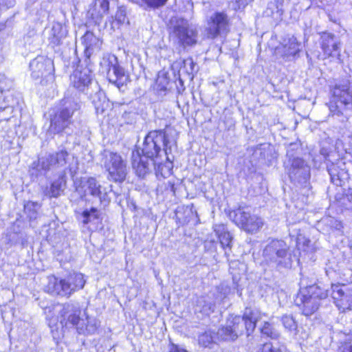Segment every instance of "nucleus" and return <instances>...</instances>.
I'll use <instances>...</instances> for the list:
<instances>
[{"label":"nucleus","mask_w":352,"mask_h":352,"mask_svg":"<svg viewBox=\"0 0 352 352\" xmlns=\"http://www.w3.org/2000/svg\"><path fill=\"white\" fill-rule=\"evenodd\" d=\"M58 319L63 327L75 328L78 334L85 336L95 334L100 325L98 319L87 316L78 304L73 302L61 305Z\"/></svg>","instance_id":"obj_1"},{"label":"nucleus","mask_w":352,"mask_h":352,"mask_svg":"<svg viewBox=\"0 0 352 352\" xmlns=\"http://www.w3.org/2000/svg\"><path fill=\"white\" fill-rule=\"evenodd\" d=\"M261 319V314L256 309L246 308L243 316H231L226 324L219 329L217 338L221 340H234L245 331L249 336L254 330L256 324Z\"/></svg>","instance_id":"obj_2"},{"label":"nucleus","mask_w":352,"mask_h":352,"mask_svg":"<svg viewBox=\"0 0 352 352\" xmlns=\"http://www.w3.org/2000/svg\"><path fill=\"white\" fill-rule=\"evenodd\" d=\"M86 280L81 273H73L63 279H58L54 276L47 278V284L45 291L52 295L69 298L72 294L82 289Z\"/></svg>","instance_id":"obj_3"},{"label":"nucleus","mask_w":352,"mask_h":352,"mask_svg":"<svg viewBox=\"0 0 352 352\" xmlns=\"http://www.w3.org/2000/svg\"><path fill=\"white\" fill-rule=\"evenodd\" d=\"M264 262L278 270L292 267L293 258L289 246L282 240H272L264 248Z\"/></svg>","instance_id":"obj_4"},{"label":"nucleus","mask_w":352,"mask_h":352,"mask_svg":"<svg viewBox=\"0 0 352 352\" xmlns=\"http://www.w3.org/2000/svg\"><path fill=\"white\" fill-rule=\"evenodd\" d=\"M170 38L183 50L197 44L198 32L187 19L175 17L170 20Z\"/></svg>","instance_id":"obj_5"},{"label":"nucleus","mask_w":352,"mask_h":352,"mask_svg":"<svg viewBox=\"0 0 352 352\" xmlns=\"http://www.w3.org/2000/svg\"><path fill=\"white\" fill-rule=\"evenodd\" d=\"M168 140L164 130H156L150 131L144 138L142 152L144 156L151 159L161 157L164 153L166 159L170 161L168 153L170 148L168 147Z\"/></svg>","instance_id":"obj_6"},{"label":"nucleus","mask_w":352,"mask_h":352,"mask_svg":"<svg viewBox=\"0 0 352 352\" xmlns=\"http://www.w3.org/2000/svg\"><path fill=\"white\" fill-rule=\"evenodd\" d=\"M101 166L108 172L107 178L114 182H122L127 175L126 162L118 153L104 150L100 153Z\"/></svg>","instance_id":"obj_7"},{"label":"nucleus","mask_w":352,"mask_h":352,"mask_svg":"<svg viewBox=\"0 0 352 352\" xmlns=\"http://www.w3.org/2000/svg\"><path fill=\"white\" fill-rule=\"evenodd\" d=\"M332 100L329 102V110L333 115H344L346 118L352 113V92L349 84L336 85L332 90Z\"/></svg>","instance_id":"obj_8"},{"label":"nucleus","mask_w":352,"mask_h":352,"mask_svg":"<svg viewBox=\"0 0 352 352\" xmlns=\"http://www.w3.org/2000/svg\"><path fill=\"white\" fill-rule=\"evenodd\" d=\"M65 106L57 111L51 118L50 130L54 133H59L69 127L72 123V116L76 111L80 109L78 98H70L65 96L63 99Z\"/></svg>","instance_id":"obj_9"},{"label":"nucleus","mask_w":352,"mask_h":352,"mask_svg":"<svg viewBox=\"0 0 352 352\" xmlns=\"http://www.w3.org/2000/svg\"><path fill=\"white\" fill-rule=\"evenodd\" d=\"M229 217L238 227L251 234L256 232L263 226L261 217L251 214L241 207L230 211Z\"/></svg>","instance_id":"obj_10"},{"label":"nucleus","mask_w":352,"mask_h":352,"mask_svg":"<svg viewBox=\"0 0 352 352\" xmlns=\"http://www.w3.org/2000/svg\"><path fill=\"white\" fill-rule=\"evenodd\" d=\"M229 26L228 15L223 12H216L207 19L206 36L214 39L221 34H226L229 31Z\"/></svg>","instance_id":"obj_11"},{"label":"nucleus","mask_w":352,"mask_h":352,"mask_svg":"<svg viewBox=\"0 0 352 352\" xmlns=\"http://www.w3.org/2000/svg\"><path fill=\"white\" fill-rule=\"evenodd\" d=\"M289 162L287 170L290 179L295 184L305 185L310 178L309 166L300 157H294Z\"/></svg>","instance_id":"obj_12"},{"label":"nucleus","mask_w":352,"mask_h":352,"mask_svg":"<svg viewBox=\"0 0 352 352\" xmlns=\"http://www.w3.org/2000/svg\"><path fill=\"white\" fill-rule=\"evenodd\" d=\"M29 67L32 78L35 80L44 78L47 80H54L52 74L54 70L53 63L50 59L44 56H37L30 63ZM43 80H41V83H43Z\"/></svg>","instance_id":"obj_13"},{"label":"nucleus","mask_w":352,"mask_h":352,"mask_svg":"<svg viewBox=\"0 0 352 352\" xmlns=\"http://www.w3.org/2000/svg\"><path fill=\"white\" fill-rule=\"evenodd\" d=\"M69 156L68 152L65 149L45 155L38 160V170L45 173L52 169L64 167L68 162Z\"/></svg>","instance_id":"obj_14"},{"label":"nucleus","mask_w":352,"mask_h":352,"mask_svg":"<svg viewBox=\"0 0 352 352\" xmlns=\"http://www.w3.org/2000/svg\"><path fill=\"white\" fill-rule=\"evenodd\" d=\"M300 44L294 36H288L283 38V42L276 47L275 55L285 61L294 59L300 52Z\"/></svg>","instance_id":"obj_15"},{"label":"nucleus","mask_w":352,"mask_h":352,"mask_svg":"<svg viewBox=\"0 0 352 352\" xmlns=\"http://www.w3.org/2000/svg\"><path fill=\"white\" fill-rule=\"evenodd\" d=\"M81 188L85 195L98 198L101 204L106 205L109 202L106 188H103L96 178L91 177L83 179L81 181Z\"/></svg>","instance_id":"obj_16"},{"label":"nucleus","mask_w":352,"mask_h":352,"mask_svg":"<svg viewBox=\"0 0 352 352\" xmlns=\"http://www.w3.org/2000/svg\"><path fill=\"white\" fill-rule=\"evenodd\" d=\"M331 295L339 309H350L352 305V290L345 285H332Z\"/></svg>","instance_id":"obj_17"},{"label":"nucleus","mask_w":352,"mask_h":352,"mask_svg":"<svg viewBox=\"0 0 352 352\" xmlns=\"http://www.w3.org/2000/svg\"><path fill=\"white\" fill-rule=\"evenodd\" d=\"M107 70V76L110 82L113 84L119 83L125 76L124 69L118 64L117 58L112 55L107 58H104L102 63Z\"/></svg>","instance_id":"obj_18"},{"label":"nucleus","mask_w":352,"mask_h":352,"mask_svg":"<svg viewBox=\"0 0 352 352\" xmlns=\"http://www.w3.org/2000/svg\"><path fill=\"white\" fill-rule=\"evenodd\" d=\"M92 72L88 67L76 69L70 76L71 85L80 91H85L92 80Z\"/></svg>","instance_id":"obj_19"},{"label":"nucleus","mask_w":352,"mask_h":352,"mask_svg":"<svg viewBox=\"0 0 352 352\" xmlns=\"http://www.w3.org/2000/svg\"><path fill=\"white\" fill-rule=\"evenodd\" d=\"M321 49L327 57L340 56L341 43L333 34L324 32L320 37Z\"/></svg>","instance_id":"obj_20"},{"label":"nucleus","mask_w":352,"mask_h":352,"mask_svg":"<svg viewBox=\"0 0 352 352\" xmlns=\"http://www.w3.org/2000/svg\"><path fill=\"white\" fill-rule=\"evenodd\" d=\"M296 304L302 309L303 315L309 316L315 313L320 307L318 300L312 298L311 296H308L303 292L298 294L296 298Z\"/></svg>","instance_id":"obj_21"},{"label":"nucleus","mask_w":352,"mask_h":352,"mask_svg":"<svg viewBox=\"0 0 352 352\" xmlns=\"http://www.w3.org/2000/svg\"><path fill=\"white\" fill-rule=\"evenodd\" d=\"M156 164L160 166V162H157L154 160L151 161L149 158L144 159L138 153H133L132 166L139 177H144L150 171L151 165Z\"/></svg>","instance_id":"obj_22"},{"label":"nucleus","mask_w":352,"mask_h":352,"mask_svg":"<svg viewBox=\"0 0 352 352\" xmlns=\"http://www.w3.org/2000/svg\"><path fill=\"white\" fill-rule=\"evenodd\" d=\"M81 43L85 47V54L89 58L94 53L100 51L102 42L93 32L87 31L82 37Z\"/></svg>","instance_id":"obj_23"},{"label":"nucleus","mask_w":352,"mask_h":352,"mask_svg":"<svg viewBox=\"0 0 352 352\" xmlns=\"http://www.w3.org/2000/svg\"><path fill=\"white\" fill-rule=\"evenodd\" d=\"M345 163L342 160H338L336 164L331 163L327 165V170L331 179L336 185H341V180L344 179L346 173L344 170Z\"/></svg>","instance_id":"obj_24"},{"label":"nucleus","mask_w":352,"mask_h":352,"mask_svg":"<svg viewBox=\"0 0 352 352\" xmlns=\"http://www.w3.org/2000/svg\"><path fill=\"white\" fill-rule=\"evenodd\" d=\"M65 35V31L62 25L59 23H54L50 31L49 41L54 46H56L61 43Z\"/></svg>","instance_id":"obj_25"},{"label":"nucleus","mask_w":352,"mask_h":352,"mask_svg":"<svg viewBox=\"0 0 352 352\" xmlns=\"http://www.w3.org/2000/svg\"><path fill=\"white\" fill-rule=\"evenodd\" d=\"M302 292L320 302V300L325 299L329 296L330 291L318 285H314Z\"/></svg>","instance_id":"obj_26"},{"label":"nucleus","mask_w":352,"mask_h":352,"mask_svg":"<svg viewBox=\"0 0 352 352\" xmlns=\"http://www.w3.org/2000/svg\"><path fill=\"white\" fill-rule=\"evenodd\" d=\"M65 186L66 179L64 173L52 184L48 192L49 196L52 197H58L65 189Z\"/></svg>","instance_id":"obj_27"},{"label":"nucleus","mask_w":352,"mask_h":352,"mask_svg":"<svg viewBox=\"0 0 352 352\" xmlns=\"http://www.w3.org/2000/svg\"><path fill=\"white\" fill-rule=\"evenodd\" d=\"M40 208L41 206L37 202L28 201L24 205V211L30 220H34L38 217Z\"/></svg>","instance_id":"obj_28"},{"label":"nucleus","mask_w":352,"mask_h":352,"mask_svg":"<svg viewBox=\"0 0 352 352\" xmlns=\"http://www.w3.org/2000/svg\"><path fill=\"white\" fill-rule=\"evenodd\" d=\"M217 339H218L217 338V333L208 330L199 335L198 341L200 345L207 347L212 342H215Z\"/></svg>","instance_id":"obj_29"},{"label":"nucleus","mask_w":352,"mask_h":352,"mask_svg":"<svg viewBox=\"0 0 352 352\" xmlns=\"http://www.w3.org/2000/svg\"><path fill=\"white\" fill-rule=\"evenodd\" d=\"M281 322L286 330L292 333H296L298 324L292 315H283L281 318Z\"/></svg>","instance_id":"obj_30"},{"label":"nucleus","mask_w":352,"mask_h":352,"mask_svg":"<svg viewBox=\"0 0 352 352\" xmlns=\"http://www.w3.org/2000/svg\"><path fill=\"white\" fill-rule=\"evenodd\" d=\"M261 332L263 335H265L272 339H277L280 336L279 331L269 322H265L263 323L261 328Z\"/></svg>","instance_id":"obj_31"},{"label":"nucleus","mask_w":352,"mask_h":352,"mask_svg":"<svg viewBox=\"0 0 352 352\" xmlns=\"http://www.w3.org/2000/svg\"><path fill=\"white\" fill-rule=\"evenodd\" d=\"M219 242L221 245V247L225 250V255L228 257L229 252L227 250V248L229 251H230L232 248V236L231 234L228 232L227 233H224L223 234L218 236Z\"/></svg>","instance_id":"obj_32"},{"label":"nucleus","mask_w":352,"mask_h":352,"mask_svg":"<svg viewBox=\"0 0 352 352\" xmlns=\"http://www.w3.org/2000/svg\"><path fill=\"white\" fill-rule=\"evenodd\" d=\"M99 217V211L96 208H91L89 210H85L82 213V222L84 224H87L88 223L98 219Z\"/></svg>","instance_id":"obj_33"},{"label":"nucleus","mask_w":352,"mask_h":352,"mask_svg":"<svg viewBox=\"0 0 352 352\" xmlns=\"http://www.w3.org/2000/svg\"><path fill=\"white\" fill-rule=\"evenodd\" d=\"M196 65L191 58H188L183 61V65L181 70L188 74L191 79L194 77V73L196 72Z\"/></svg>","instance_id":"obj_34"},{"label":"nucleus","mask_w":352,"mask_h":352,"mask_svg":"<svg viewBox=\"0 0 352 352\" xmlns=\"http://www.w3.org/2000/svg\"><path fill=\"white\" fill-rule=\"evenodd\" d=\"M168 0H141L140 6L144 10L157 9L164 6Z\"/></svg>","instance_id":"obj_35"},{"label":"nucleus","mask_w":352,"mask_h":352,"mask_svg":"<svg viewBox=\"0 0 352 352\" xmlns=\"http://www.w3.org/2000/svg\"><path fill=\"white\" fill-rule=\"evenodd\" d=\"M284 346L278 344H273L272 342H267L263 344L262 347L257 352H285Z\"/></svg>","instance_id":"obj_36"},{"label":"nucleus","mask_w":352,"mask_h":352,"mask_svg":"<svg viewBox=\"0 0 352 352\" xmlns=\"http://www.w3.org/2000/svg\"><path fill=\"white\" fill-rule=\"evenodd\" d=\"M322 221L325 224L328 225L332 230L340 231L342 228V224L341 221L331 217L324 218L322 219Z\"/></svg>","instance_id":"obj_37"},{"label":"nucleus","mask_w":352,"mask_h":352,"mask_svg":"<svg viewBox=\"0 0 352 352\" xmlns=\"http://www.w3.org/2000/svg\"><path fill=\"white\" fill-rule=\"evenodd\" d=\"M339 352H352V334L346 335V338L339 347Z\"/></svg>","instance_id":"obj_38"},{"label":"nucleus","mask_w":352,"mask_h":352,"mask_svg":"<svg viewBox=\"0 0 352 352\" xmlns=\"http://www.w3.org/2000/svg\"><path fill=\"white\" fill-rule=\"evenodd\" d=\"M109 3L107 0H96L95 7L96 8H99L98 13L100 15L107 13L109 10Z\"/></svg>","instance_id":"obj_39"},{"label":"nucleus","mask_w":352,"mask_h":352,"mask_svg":"<svg viewBox=\"0 0 352 352\" xmlns=\"http://www.w3.org/2000/svg\"><path fill=\"white\" fill-rule=\"evenodd\" d=\"M310 243V240L306 239L305 237L300 235L298 236L296 240V246L298 250H302L303 251H307V248H308Z\"/></svg>","instance_id":"obj_40"},{"label":"nucleus","mask_w":352,"mask_h":352,"mask_svg":"<svg viewBox=\"0 0 352 352\" xmlns=\"http://www.w3.org/2000/svg\"><path fill=\"white\" fill-rule=\"evenodd\" d=\"M115 18L116 21H118V23L120 24L128 23V20L126 18V12L124 9H119L116 14Z\"/></svg>","instance_id":"obj_41"},{"label":"nucleus","mask_w":352,"mask_h":352,"mask_svg":"<svg viewBox=\"0 0 352 352\" xmlns=\"http://www.w3.org/2000/svg\"><path fill=\"white\" fill-rule=\"evenodd\" d=\"M213 230L217 236H219L224 233L228 232V229L223 223L215 224L213 226Z\"/></svg>","instance_id":"obj_42"},{"label":"nucleus","mask_w":352,"mask_h":352,"mask_svg":"<svg viewBox=\"0 0 352 352\" xmlns=\"http://www.w3.org/2000/svg\"><path fill=\"white\" fill-rule=\"evenodd\" d=\"M14 5V0H0V10L12 7Z\"/></svg>","instance_id":"obj_43"},{"label":"nucleus","mask_w":352,"mask_h":352,"mask_svg":"<svg viewBox=\"0 0 352 352\" xmlns=\"http://www.w3.org/2000/svg\"><path fill=\"white\" fill-rule=\"evenodd\" d=\"M169 352H188L186 349L180 347L179 346L171 343L169 345Z\"/></svg>","instance_id":"obj_44"},{"label":"nucleus","mask_w":352,"mask_h":352,"mask_svg":"<svg viewBox=\"0 0 352 352\" xmlns=\"http://www.w3.org/2000/svg\"><path fill=\"white\" fill-rule=\"evenodd\" d=\"M346 199L351 204V207H352V189L349 190L346 195Z\"/></svg>","instance_id":"obj_45"},{"label":"nucleus","mask_w":352,"mask_h":352,"mask_svg":"<svg viewBox=\"0 0 352 352\" xmlns=\"http://www.w3.org/2000/svg\"><path fill=\"white\" fill-rule=\"evenodd\" d=\"M0 200H1V199L0 198Z\"/></svg>","instance_id":"obj_46"}]
</instances>
